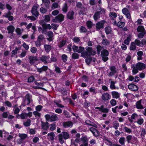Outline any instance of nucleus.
<instances>
[{
  "instance_id": "54",
  "label": "nucleus",
  "mask_w": 146,
  "mask_h": 146,
  "mask_svg": "<svg viewBox=\"0 0 146 146\" xmlns=\"http://www.w3.org/2000/svg\"><path fill=\"white\" fill-rule=\"evenodd\" d=\"M74 12L72 11L69 12L68 14V18H73V15H74Z\"/></svg>"
},
{
  "instance_id": "27",
  "label": "nucleus",
  "mask_w": 146,
  "mask_h": 146,
  "mask_svg": "<svg viewBox=\"0 0 146 146\" xmlns=\"http://www.w3.org/2000/svg\"><path fill=\"white\" fill-rule=\"evenodd\" d=\"M137 32L139 33L146 32L144 27L141 25L137 27Z\"/></svg>"
},
{
  "instance_id": "62",
  "label": "nucleus",
  "mask_w": 146,
  "mask_h": 146,
  "mask_svg": "<svg viewBox=\"0 0 146 146\" xmlns=\"http://www.w3.org/2000/svg\"><path fill=\"white\" fill-rule=\"evenodd\" d=\"M27 113H22L20 115V118L22 119H24L27 118Z\"/></svg>"
},
{
  "instance_id": "15",
  "label": "nucleus",
  "mask_w": 146,
  "mask_h": 146,
  "mask_svg": "<svg viewBox=\"0 0 146 146\" xmlns=\"http://www.w3.org/2000/svg\"><path fill=\"white\" fill-rule=\"evenodd\" d=\"M136 65L139 70L144 69L145 68L146 65L143 63L138 62Z\"/></svg>"
},
{
  "instance_id": "8",
  "label": "nucleus",
  "mask_w": 146,
  "mask_h": 146,
  "mask_svg": "<svg viewBox=\"0 0 146 146\" xmlns=\"http://www.w3.org/2000/svg\"><path fill=\"white\" fill-rule=\"evenodd\" d=\"M110 69L111 72L109 74V76H112L116 73L117 68L115 66H112L110 67Z\"/></svg>"
},
{
  "instance_id": "9",
  "label": "nucleus",
  "mask_w": 146,
  "mask_h": 146,
  "mask_svg": "<svg viewBox=\"0 0 146 146\" xmlns=\"http://www.w3.org/2000/svg\"><path fill=\"white\" fill-rule=\"evenodd\" d=\"M101 97L102 100L104 101L109 100L111 98L110 95L108 92L104 93L102 95Z\"/></svg>"
},
{
  "instance_id": "41",
  "label": "nucleus",
  "mask_w": 146,
  "mask_h": 146,
  "mask_svg": "<svg viewBox=\"0 0 146 146\" xmlns=\"http://www.w3.org/2000/svg\"><path fill=\"white\" fill-rule=\"evenodd\" d=\"M141 136L142 137H145V135L146 134V131L145 129L143 128H141Z\"/></svg>"
},
{
  "instance_id": "46",
  "label": "nucleus",
  "mask_w": 146,
  "mask_h": 146,
  "mask_svg": "<svg viewBox=\"0 0 146 146\" xmlns=\"http://www.w3.org/2000/svg\"><path fill=\"white\" fill-rule=\"evenodd\" d=\"M80 32L85 33L87 32V30L86 28L83 26H81L80 28Z\"/></svg>"
},
{
  "instance_id": "23",
  "label": "nucleus",
  "mask_w": 146,
  "mask_h": 146,
  "mask_svg": "<svg viewBox=\"0 0 146 146\" xmlns=\"http://www.w3.org/2000/svg\"><path fill=\"white\" fill-rule=\"evenodd\" d=\"M112 31L111 28L109 26H107L105 28V31L107 35L111 34Z\"/></svg>"
},
{
  "instance_id": "2",
  "label": "nucleus",
  "mask_w": 146,
  "mask_h": 146,
  "mask_svg": "<svg viewBox=\"0 0 146 146\" xmlns=\"http://www.w3.org/2000/svg\"><path fill=\"white\" fill-rule=\"evenodd\" d=\"M70 138L69 133L67 132L63 131L61 133H60L58 135V139L59 142L62 144L64 142L63 139L65 140L67 139Z\"/></svg>"
},
{
  "instance_id": "43",
  "label": "nucleus",
  "mask_w": 146,
  "mask_h": 146,
  "mask_svg": "<svg viewBox=\"0 0 146 146\" xmlns=\"http://www.w3.org/2000/svg\"><path fill=\"white\" fill-rule=\"evenodd\" d=\"M89 91L92 93V94H95L97 93V91L95 88L91 87L89 88Z\"/></svg>"
},
{
  "instance_id": "4",
  "label": "nucleus",
  "mask_w": 146,
  "mask_h": 146,
  "mask_svg": "<svg viewBox=\"0 0 146 146\" xmlns=\"http://www.w3.org/2000/svg\"><path fill=\"white\" fill-rule=\"evenodd\" d=\"M45 117L47 121L52 122L58 120V117L56 114H53L50 115L49 114L47 113L45 115Z\"/></svg>"
},
{
  "instance_id": "33",
  "label": "nucleus",
  "mask_w": 146,
  "mask_h": 146,
  "mask_svg": "<svg viewBox=\"0 0 146 146\" xmlns=\"http://www.w3.org/2000/svg\"><path fill=\"white\" fill-rule=\"evenodd\" d=\"M92 60V58L91 57V56L86 57L85 60V62L88 65H89L90 63Z\"/></svg>"
},
{
  "instance_id": "3",
  "label": "nucleus",
  "mask_w": 146,
  "mask_h": 146,
  "mask_svg": "<svg viewBox=\"0 0 146 146\" xmlns=\"http://www.w3.org/2000/svg\"><path fill=\"white\" fill-rule=\"evenodd\" d=\"M101 56L102 57V60L104 62H106L108 60L109 58L108 56L109 53L108 50L104 49L101 51Z\"/></svg>"
},
{
  "instance_id": "6",
  "label": "nucleus",
  "mask_w": 146,
  "mask_h": 146,
  "mask_svg": "<svg viewBox=\"0 0 146 146\" xmlns=\"http://www.w3.org/2000/svg\"><path fill=\"white\" fill-rule=\"evenodd\" d=\"M96 109H98L100 111L104 113H107L109 111L110 109L107 108H104V105H102L100 107H95Z\"/></svg>"
},
{
  "instance_id": "26",
  "label": "nucleus",
  "mask_w": 146,
  "mask_h": 146,
  "mask_svg": "<svg viewBox=\"0 0 146 146\" xmlns=\"http://www.w3.org/2000/svg\"><path fill=\"white\" fill-rule=\"evenodd\" d=\"M45 51L47 53L50 52L51 50V46L49 44H44V45Z\"/></svg>"
},
{
  "instance_id": "11",
  "label": "nucleus",
  "mask_w": 146,
  "mask_h": 146,
  "mask_svg": "<svg viewBox=\"0 0 146 146\" xmlns=\"http://www.w3.org/2000/svg\"><path fill=\"white\" fill-rule=\"evenodd\" d=\"M48 68V67L47 66L43 65L42 67L40 68H36V71L40 74L43 72H46Z\"/></svg>"
},
{
  "instance_id": "28",
  "label": "nucleus",
  "mask_w": 146,
  "mask_h": 146,
  "mask_svg": "<svg viewBox=\"0 0 146 146\" xmlns=\"http://www.w3.org/2000/svg\"><path fill=\"white\" fill-rule=\"evenodd\" d=\"M120 19V21L117 22V25L119 28H121L123 27L125 25V24L124 22L120 21L122 19Z\"/></svg>"
},
{
  "instance_id": "45",
  "label": "nucleus",
  "mask_w": 146,
  "mask_h": 146,
  "mask_svg": "<svg viewBox=\"0 0 146 146\" xmlns=\"http://www.w3.org/2000/svg\"><path fill=\"white\" fill-rule=\"evenodd\" d=\"M84 49L85 48L84 47L80 46L78 48V50L77 51V52L79 53H81L84 50Z\"/></svg>"
},
{
  "instance_id": "32",
  "label": "nucleus",
  "mask_w": 146,
  "mask_h": 146,
  "mask_svg": "<svg viewBox=\"0 0 146 146\" xmlns=\"http://www.w3.org/2000/svg\"><path fill=\"white\" fill-rule=\"evenodd\" d=\"M102 43L104 45L108 46L110 44V42L107 39L104 38L103 39Z\"/></svg>"
},
{
  "instance_id": "37",
  "label": "nucleus",
  "mask_w": 146,
  "mask_h": 146,
  "mask_svg": "<svg viewBox=\"0 0 146 146\" xmlns=\"http://www.w3.org/2000/svg\"><path fill=\"white\" fill-rule=\"evenodd\" d=\"M35 79L33 76H30L28 78V82L31 83L33 82Z\"/></svg>"
},
{
  "instance_id": "50",
  "label": "nucleus",
  "mask_w": 146,
  "mask_h": 146,
  "mask_svg": "<svg viewBox=\"0 0 146 146\" xmlns=\"http://www.w3.org/2000/svg\"><path fill=\"white\" fill-rule=\"evenodd\" d=\"M61 58L63 62H66L67 60V56L65 54H63Z\"/></svg>"
},
{
  "instance_id": "20",
  "label": "nucleus",
  "mask_w": 146,
  "mask_h": 146,
  "mask_svg": "<svg viewBox=\"0 0 146 146\" xmlns=\"http://www.w3.org/2000/svg\"><path fill=\"white\" fill-rule=\"evenodd\" d=\"M81 140L84 146H88V140L86 136L82 137L81 138Z\"/></svg>"
},
{
  "instance_id": "52",
  "label": "nucleus",
  "mask_w": 146,
  "mask_h": 146,
  "mask_svg": "<svg viewBox=\"0 0 146 146\" xmlns=\"http://www.w3.org/2000/svg\"><path fill=\"white\" fill-rule=\"evenodd\" d=\"M96 49L98 54H100L102 49V47L100 45H98L96 47Z\"/></svg>"
},
{
  "instance_id": "64",
  "label": "nucleus",
  "mask_w": 146,
  "mask_h": 146,
  "mask_svg": "<svg viewBox=\"0 0 146 146\" xmlns=\"http://www.w3.org/2000/svg\"><path fill=\"white\" fill-rule=\"evenodd\" d=\"M109 15L110 17L116 18L117 17V15L116 13L114 12H111Z\"/></svg>"
},
{
  "instance_id": "1",
  "label": "nucleus",
  "mask_w": 146,
  "mask_h": 146,
  "mask_svg": "<svg viewBox=\"0 0 146 146\" xmlns=\"http://www.w3.org/2000/svg\"><path fill=\"white\" fill-rule=\"evenodd\" d=\"M85 49L86 50H84L81 54V56L84 58H86L92 55L94 56L96 54V52L92 47L87 46Z\"/></svg>"
},
{
  "instance_id": "17",
  "label": "nucleus",
  "mask_w": 146,
  "mask_h": 146,
  "mask_svg": "<svg viewBox=\"0 0 146 146\" xmlns=\"http://www.w3.org/2000/svg\"><path fill=\"white\" fill-rule=\"evenodd\" d=\"M142 100H140L137 101L136 103V108L138 109L141 110L144 108V107L141 104V102Z\"/></svg>"
},
{
  "instance_id": "7",
  "label": "nucleus",
  "mask_w": 146,
  "mask_h": 146,
  "mask_svg": "<svg viewBox=\"0 0 146 146\" xmlns=\"http://www.w3.org/2000/svg\"><path fill=\"white\" fill-rule=\"evenodd\" d=\"M89 130L93 133L94 136L95 137H98L100 136V134L98 131L96 129L93 127H90Z\"/></svg>"
},
{
  "instance_id": "19",
  "label": "nucleus",
  "mask_w": 146,
  "mask_h": 146,
  "mask_svg": "<svg viewBox=\"0 0 146 146\" xmlns=\"http://www.w3.org/2000/svg\"><path fill=\"white\" fill-rule=\"evenodd\" d=\"M49 123L47 121L45 122L41 121V127L42 129L47 130L49 127Z\"/></svg>"
},
{
  "instance_id": "48",
  "label": "nucleus",
  "mask_w": 146,
  "mask_h": 146,
  "mask_svg": "<svg viewBox=\"0 0 146 146\" xmlns=\"http://www.w3.org/2000/svg\"><path fill=\"white\" fill-rule=\"evenodd\" d=\"M115 83L114 82L111 81V84L110 86V88L111 90L115 89L116 88Z\"/></svg>"
},
{
  "instance_id": "25",
  "label": "nucleus",
  "mask_w": 146,
  "mask_h": 146,
  "mask_svg": "<svg viewBox=\"0 0 146 146\" xmlns=\"http://www.w3.org/2000/svg\"><path fill=\"white\" fill-rule=\"evenodd\" d=\"M131 68H133L132 72L133 75L135 74L138 72L139 70L137 68L136 65L135 66L134 64L132 65L131 66Z\"/></svg>"
},
{
  "instance_id": "42",
  "label": "nucleus",
  "mask_w": 146,
  "mask_h": 146,
  "mask_svg": "<svg viewBox=\"0 0 146 146\" xmlns=\"http://www.w3.org/2000/svg\"><path fill=\"white\" fill-rule=\"evenodd\" d=\"M79 56V55L77 53H74L72 54V58L73 59H78Z\"/></svg>"
},
{
  "instance_id": "29",
  "label": "nucleus",
  "mask_w": 146,
  "mask_h": 146,
  "mask_svg": "<svg viewBox=\"0 0 146 146\" xmlns=\"http://www.w3.org/2000/svg\"><path fill=\"white\" fill-rule=\"evenodd\" d=\"M66 41L62 40L58 44V46L59 48H61L64 46L66 43Z\"/></svg>"
},
{
  "instance_id": "21",
  "label": "nucleus",
  "mask_w": 146,
  "mask_h": 146,
  "mask_svg": "<svg viewBox=\"0 0 146 146\" xmlns=\"http://www.w3.org/2000/svg\"><path fill=\"white\" fill-rule=\"evenodd\" d=\"M122 12L125 14L126 17L127 18H131V15L130 14L127 9L126 8H124L122 10Z\"/></svg>"
},
{
  "instance_id": "34",
  "label": "nucleus",
  "mask_w": 146,
  "mask_h": 146,
  "mask_svg": "<svg viewBox=\"0 0 146 146\" xmlns=\"http://www.w3.org/2000/svg\"><path fill=\"white\" fill-rule=\"evenodd\" d=\"M119 126V124L117 121H114L113 123V127L115 129H117Z\"/></svg>"
},
{
  "instance_id": "56",
  "label": "nucleus",
  "mask_w": 146,
  "mask_h": 146,
  "mask_svg": "<svg viewBox=\"0 0 146 146\" xmlns=\"http://www.w3.org/2000/svg\"><path fill=\"white\" fill-rule=\"evenodd\" d=\"M125 140V138L124 137H121L119 140V142L121 145H123L124 143V141Z\"/></svg>"
},
{
  "instance_id": "16",
  "label": "nucleus",
  "mask_w": 146,
  "mask_h": 146,
  "mask_svg": "<svg viewBox=\"0 0 146 146\" xmlns=\"http://www.w3.org/2000/svg\"><path fill=\"white\" fill-rule=\"evenodd\" d=\"M28 59L29 60V63L31 65H33L37 60L36 56H30L29 57Z\"/></svg>"
},
{
  "instance_id": "47",
  "label": "nucleus",
  "mask_w": 146,
  "mask_h": 146,
  "mask_svg": "<svg viewBox=\"0 0 146 146\" xmlns=\"http://www.w3.org/2000/svg\"><path fill=\"white\" fill-rule=\"evenodd\" d=\"M145 34H146V32H140L138 34V37L139 38H142Z\"/></svg>"
},
{
  "instance_id": "13",
  "label": "nucleus",
  "mask_w": 146,
  "mask_h": 146,
  "mask_svg": "<svg viewBox=\"0 0 146 146\" xmlns=\"http://www.w3.org/2000/svg\"><path fill=\"white\" fill-rule=\"evenodd\" d=\"M126 139L127 142L128 143H132L131 141L134 142V141H136L137 138L135 137H133L131 135H129L126 137Z\"/></svg>"
},
{
  "instance_id": "57",
  "label": "nucleus",
  "mask_w": 146,
  "mask_h": 146,
  "mask_svg": "<svg viewBox=\"0 0 146 146\" xmlns=\"http://www.w3.org/2000/svg\"><path fill=\"white\" fill-rule=\"evenodd\" d=\"M52 21L56 23H60L64 20V19H52Z\"/></svg>"
},
{
  "instance_id": "55",
  "label": "nucleus",
  "mask_w": 146,
  "mask_h": 146,
  "mask_svg": "<svg viewBox=\"0 0 146 146\" xmlns=\"http://www.w3.org/2000/svg\"><path fill=\"white\" fill-rule=\"evenodd\" d=\"M110 103L111 105L112 106H113L116 105L117 104V102L115 99H112L110 100Z\"/></svg>"
},
{
  "instance_id": "51",
  "label": "nucleus",
  "mask_w": 146,
  "mask_h": 146,
  "mask_svg": "<svg viewBox=\"0 0 146 146\" xmlns=\"http://www.w3.org/2000/svg\"><path fill=\"white\" fill-rule=\"evenodd\" d=\"M125 132L128 133H131L132 132V130L130 128H129L125 126L124 127Z\"/></svg>"
},
{
  "instance_id": "38",
  "label": "nucleus",
  "mask_w": 146,
  "mask_h": 146,
  "mask_svg": "<svg viewBox=\"0 0 146 146\" xmlns=\"http://www.w3.org/2000/svg\"><path fill=\"white\" fill-rule=\"evenodd\" d=\"M60 92L64 96H66L67 94V90L66 88H62L61 89Z\"/></svg>"
},
{
  "instance_id": "36",
  "label": "nucleus",
  "mask_w": 146,
  "mask_h": 146,
  "mask_svg": "<svg viewBox=\"0 0 146 146\" xmlns=\"http://www.w3.org/2000/svg\"><path fill=\"white\" fill-rule=\"evenodd\" d=\"M131 40V36H128L127 37L126 39L124 40V43L126 45H128L130 42V41Z\"/></svg>"
},
{
  "instance_id": "53",
  "label": "nucleus",
  "mask_w": 146,
  "mask_h": 146,
  "mask_svg": "<svg viewBox=\"0 0 146 146\" xmlns=\"http://www.w3.org/2000/svg\"><path fill=\"white\" fill-rule=\"evenodd\" d=\"M92 22L91 21H88L87 22L86 25L88 29H91L92 27Z\"/></svg>"
},
{
  "instance_id": "59",
  "label": "nucleus",
  "mask_w": 146,
  "mask_h": 146,
  "mask_svg": "<svg viewBox=\"0 0 146 146\" xmlns=\"http://www.w3.org/2000/svg\"><path fill=\"white\" fill-rule=\"evenodd\" d=\"M134 42H135V45H136L139 46H141L140 44L141 43V42L139 40L136 39H135Z\"/></svg>"
},
{
  "instance_id": "5",
  "label": "nucleus",
  "mask_w": 146,
  "mask_h": 146,
  "mask_svg": "<svg viewBox=\"0 0 146 146\" xmlns=\"http://www.w3.org/2000/svg\"><path fill=\"white\" fill-rule=\"evenodd\" d=\"M106 22L105 21L103 20L97 23L96 25V30H98L104 29V25Z\"/></svg>"
},
{
  "instance_id": "12",
  "label": "nucleus",
  "mask_w": 146,
  "mask_h": 146,
  "mask_svg": "<svg viewBox=\"0 0 146 146\" xmlns=\"http://www.w3.org/2000/svg\"><path fill=\"white\" fill-rule=\"evenodd\" d=\"M38 6L36 5H34L31 10V12L36 17H37L39 14V13L37 11Z\"/></svg>"
},
{
  "instance_id": "10",
  "label": "nucleus",
  "mask_w": 146,
  "mask_h": 146,
  "mask_svg": "<svg viewBox=\"0 0 146 146\" xmlns=\"http://www.w3.org/2000/svg\"><path fill=\"white\" fill-rule=\"evenodd\" d=\"M128 88L130 90L133 91H136L138 89V87L133 83L129 84Z\"/></svg>"
},
{
  "instance_id": "44",
  "label": "nucleus",
  "mask_w": 146,
  "mask_h": 146,
  "mask_svg": "<svg viewBox=\"0 0 146 146\" xmlns=\"http://www.w3.org/2000/svg\"><path fill=\"white\" fill-rule=\"evenodd\" d=\"M56 129V122H55L54 123L51 124H50V129L51 131H53L55 130Z\"/></svg>"
},
{
  "instance_id": "63",
  "label": "nucleus",
  "mask_w": 146,
  "mask_h": 146,
  "mask_svg": "<svg viewBox=\"0 0 146 146\" xmlns=\"http://www.w3.org/2000/svg\"><path fill=\"white\" fill-rule=\"evenodd\" d=\"M38 111H34L33 112V114L35 115V117L38 116V117H40L41 116V113L38 112Z\"/></svg>"
},
{
  "instance_id": "14",
  "label": "nucleus",
  "mask_w": 146,
  "mask_h": 146,
  "mask_svg": "<svg viewBox=\"0 0 146 146\" xmlns=\"http://www.w3.org/2000/svg\"><path fill=\"white\" fill-rule=\"evenodd\" d=\"M73 122L70 121H67L64 122L62 123V126L64 128L68 127H72L73 126Z\"/></svg>"
},
{
  "instance_id": "58",
  "label": "nucleus",
  "mask_w": 146,
  "mask_h": 146,
  "mask_svg": "<svg viewBox=\"0 0 146 146\" xmlns=\"http://www.w3.org/2000/svg\"><path fill=\"white\" fill-rule=\"evenodd\" d=\"M42 108V106L40 105H38L36 106L35 109L36 111H40Z\"/></svg>"
},
{
  "instance_id": "49",
  "label": "nucleus",
  "mask_w": 146,
  "mask_h": 146,
  "mask_svg": "<svg viewBox=\"0 0 146 146\" xmlns=\"http://www.w3.org/2000/svg\"><path fill=\"white\" fill-rule=\"evenodd\" d=\"M4 17L8 18H13V17L12 15V14L10 12H9L8 13L6 14Z\"/></svg>"
},
{
  "instance_id": "30",
  "label": "nucleus",
  "mask_w": 146,
  "mask_h": 146,
  "mask_svg": "<svg viewBox=\"0 0 146 146\" xmlns=\"http://www.w3.org/2000/svg\"><path fill=\"white\" fill-rule=\"evenodd\" d=\"M19 136L21 138L20 140L23 141L27 137V135L25 133H19Z\"/></svg>"
},
{
  "instance_id": "61",
  "label": "nucleus",
  "mask_w": 146,
  "mask_h": 146,
  "mask_svg": "<svg viewBox=\"0 0 146 146\" xmlns=\"http://www.w3.org/2000/svg\"><path fill=\"white\" fill-rule=\"evenodd\" d=\"M73 41L75 43H78L80 41V40L79 37H75L73 38Z\"/></svg>"
},
{
  "instance_id": "18",
  "label": "nucleus",
  "mask_w": 146,
  "mask_h": 146,
  "mask_svg": "<svg viewBox=\"0 0 146 146\" xmlns=\"http://www.w3.org/2000/svg\"><path fill=\"white\" fill-rule=\"evenodd\" d=\"M50 58L49 56H45L44 55L40 57V60L43 62L44 64H47L48 63L47 60H48Z\"/></svg>"
},
{
  "instance_id": "24",
  "label": "nucleus",
  "mask_w": 146,
  "mask_h": 146,
  "mask_svg": "<svg viewBox=\"0 0 146 146\" xmlns=\"http://www.w3.org/2000/svg\"><path fill=\"white\" fill-rule=\"evenodd\" d=\"M111 94L112 98H113L117 99L120 97L118 92L116 91H114L112 92H111Z\"/></svg>"
},
{
  "instance_id": "22",
  "label": "nucleus",
  "mask_w": 146,
  "mask_h": 146,
  "mask_svg": "<svg viewBox=\"0 0 146 146\" xmlns=\"http://www.w3.org/2000/svg\"><path fill=\"white\" fill-rule=\"evenodd\" d=\"M7 30L8 31V33L9 34L11 33L13 35L15 27L13 25H9L7 27Z\"/></svg>"
},
{
  "instance_id": "39",
  "label": "nucleus",
  "mask_w": 146,
  "mask_h": 146,
  "mask_svg": "<svg viewBox=\"0 0 146 146\" xmlns=\"http://www.w3.org/2000/svg\"><path fill=\"white\" fill-rule=\"evenodd\" d=\"M31 121L29 119H28L26 122L23 123V125L25 127L29 126L31 124Z\"/></svg>"
},
{
  "instance_id": "35",
  "label": "nucleus",
  "mask_w": 146,
  "mask_h": 146,
  "mask_svg": "<svg viewBox=\"0 0 146 146\" xmlns=\"http://www.w3.org/2000/svg\"><path fill=\"white\" fill-rule=\"evenodd\" d=\"M48 136H50V139L52 141L54 139L55 136V134L53 132L48 133L47 135Z\"/></svg>"
},
{
  "instance_id": "40",
  "label": "nucleus",
  "mask_w": 146,
  "mask_h": 146,
  "mask_svg": "<svg viewBox=\"0 0 146 146\" xmlns=\"http://www.w3.org/2000/svg\"><path fill=\"white\" fill-rule=\"evenodd\" d=\"M54 74V73L53 71L49 69L48 71L46 72V75L47 76H50L52 75H53Z\"/></svg>"
},
{
  "instance_id": "31",
  "label": "nucleus",
  "mask_w": 146,
  "mask_h": 146,
  "mask_svg": "<svg viewBox=\"0 0 146 146\" xmlns=\"http://www.w3.org/2000/svg\"><path fill=\"white\" fill-rule=\"evenodd\" d=\"M136 48V46L135 42H133L131 43V44L130 46L129 49L131 50L134 51L135 50Z\"/></svg>"
},
{
  "instance_id": "60",
  "label": "nucleus",
  "mask_w": 146,
  "mask_h": 146,
  "mask_svg": "<svg viewBox=\"0 0 146 146\" xmlns=\"http://www.w3.org/2000/svg\"><path fill=\"white\" fill-rule=\"evenodd\" d=\"M144 122V120L143 118L139 119H138L137 123L139 125L142 124Z\"/></svg>"
}]
</instances>
